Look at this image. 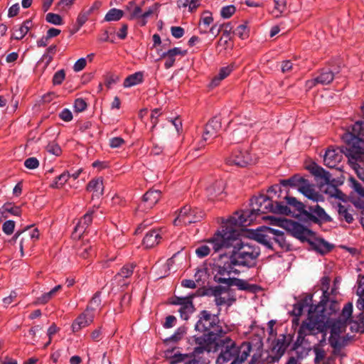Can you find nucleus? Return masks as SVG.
<instances>
[{
  "mask_svg": "<svg viewBox=\"0 0 364 364\" xmlns=\"http://www.w3.org/2000/svg\"><path fill=\"white\" fill-rule=\"evenodd\" d=\"M284 200H282L284 203L286 205H287L289 209L290 212L288 214H285L286 215H290L293 212H297L296 213V215L297 217H299L301 218L303 211H305L306 206L301 202L298 201L295 198L288 196L287 195L284 196L283 197Z\"/></svg>",
  "mask_w": 364,
  "mask_h": 364,
  "instance_id": "23",
  "label": "nucleus"
},
{
  "mask_svg": "<svg viewBox=\"0 0 364 364\" xmlns=\"http://www.w3.org/2000/svg\"><path fill=\"white\" fill-rule=\"evenodd\" d=\"M24 166L28 169H35L38 167L39 161L35 157H30L24 161Z\"/></svg>",
  "mask_w": 364,
  "mask_h": 364,
  "instance_id": "58",
  "label": "nucleus"
},
{
  "mask_svg": "<svg viewBox=\"0 0 364 364\" xmlns=\"http://www.w3.org/2000/svg\"><path fill=\"white\" fill-rule=\"evenodd\" d=\"M326 343H319L318 344H316L313 346V350L315 354L314 358V363L315 364H320L321 361L324 360L326 359V352L324 349L322 348L323 345Z\"/></svg>",
  "mask_w": 364,
  "mask_h": 364,
  "instance_id": "39",
  "label": "nucleus"
},
{
  "mask_svg": "<svg viewBox=\"0 0 364 364\" xmlns=\"http://www.w3.org/2000/svg\"><path fill=\"white\" fill-rule=\"evenodd\" d=\"M352 186L354 191L362 198H364V188L356 180L351 178Z\"/></svg>",
  "mask_w": 364,
  "mask_h": 364,
  "instance_id": "60",
  "label": "nucleus"
},
{
  "mask_svg": "<svg viewBox=\"0 0 364 364\" xmlns=\"http://www.w3.org/2000/svg\"><path fill=\"white\" fill-rule=\"evenodd\" d=\"M301 220L315 223L331 221V217L318 204L308 206L307 209L303 211Z\"/></svg>",
  "mask_w": 364,
  "mask_h": 364,
  "instance_id": "13",
  "label": "nucleus"
},
{
  "mask_svg": "<svg viewBox=\"0 0 364 364\" xmlns=\"http://www.w3.org/2000/svg\"><path fill=\"white\" fill-rule=\"evenodd\" d=\"M65 77L64 70L57 71L53 77V84L54 85H59L62 84Z\"/></svg>",
  "mask_w": 364,
  "mask_h": 364,
  "instance_id": "54",
  "label": "nucleus"
},
{
  "mask_svg": "<svg viewBox=\"0 0 364 364\" xmlns=\"http://www.w3.org/2000/svg\"><path fill=\"white\" fill-rule=\"evenodd\" d=\"M14 228L15 222L14 220H6L3 223L2 230L7 235H11L14 232Z\"/></svg>",
  "mask_w": 364,
  "mask_h": 364,
  "instance_id": "52",
  "label": "nucleus"
},
{
  "mask_svg": "<svg viewBox=\"0 0 364 364\" xmlns=\"http://www.w3.org/2000/svg\"><path fill=\"white\" fill-rule=\"evenodd\" d=\"M210 253V248L207 245L199 246L196 250V254L199 258H203Z\"/></svg>",
  "mask_w": 364,
  "mask_h": 364,
  "instance_id": "53",
  "label": "nucleus"
},
{
  "mask_svg": "<svg viewBox=\"0 0 364 364\" xmlns=\"http://www.w3.org/2000/svg\"><path fill=\"white\" fill-rule=\"evenodd\" d=\"M220 309L218 310L217 314H212L208 311L203 310L198 315V320L196 323L195 329L198 331L204 333L203 335L193 336L194 341L196 338L206 337L210 334L218 335L220 336L225 335V331L220 325L219 313Z\"/></svg>",
  "mask_w": 364,
  "mask_h": 364,
  "instance_id": "6",
  "label": "nucleus"
},
{
  "mask_svg": "<svg viewBox=\"0 0 364 364\" xmlns=\"http://www.w3.org/2000/svg\"><path fill=\"white\" fill-rule=\"evenodd\" d=\"M194 310L195 309L192 302V299L186 301L179 309L181 318L183 320H188L190 317V315L193 313Z\"/></svg>",
  "mask_w": 364,
  "mask_h": 364,
  "instance_id": "38",
  "label": "nucleus"
},
{
  "mask_svg": "<svg viewBox=\"0 0 364 364\" xmlns=\"http://www.w3.org/2000/svg\"><path fill=\"white\" fill-rule=\"evenodd\" d=\"M170 357V363L171 364H176L184 361L185 359L188 357L186 354L181 353H175L173 356Z\"/></svg>",
  "mask_w": 364,
  "mask_h": 364,
  "instance_id": "62",
  "label": "nucleus"
},
{
  "mask_svg": "<svg viewBox=\"0 0 364 364\" xmlns=\"http://www.w3.org/2000/svg\"><path fill=\"white\" fill-rule=\"evenodd\" d=\"M235 267L229 259L223 266L218 267L217 272L214 276L215 281L220 284H226L228 287H231V282H232L233 279V277H231V274L240 273V271Z\"/></svg>",
  "mask_w": 364,
  "mask_h": 364,
  "instance_id": "15",
  "label": "nucleus"
},
{
  "mask_svg": "<svg viewBox=\"0 0 364 364\" xmlns=\"http://www.w3.org/2000/svg\"><path fill=\"white\" fill-rule=\"evenodd\" d=\"M134 267L133 264L124 265L120 271L114 276V281L122 287H127L129 282H127L125 279L132 275Z\"/></svg>",
  "mask_w": 364,
  "mask_h": 364,
  "instance_id": "24",
  "label": "nucleus"
},
{
  "mask_svg": "<svg viewBox=\"0 0 364 364\" xmlns=\"http://www.w3.org/2000/svg\"><path fill=\"white\" fill-rule=\"evenodd\" d=\"M231 286H237L240 290H246L252 293H255L259 289V287L256 284H250L243 279L236 278L232 279Z\"/></svg>",
  "mask_w": 364,
  "mask_h": 364,
  "instance_id": "34",
  "label": "nucleus"
},
{
  "mask_svg": "<svg viewBox=\"0 0 364 364\" xmlns=\"http://www.w3.org/2000/svg\"><path fill=\"white\" fill-rule=\"evenodd\" d=\"M62 289L61 285H57L54 288H53L48 292L43 294L41 296L36 299V303L37 304H46L48 303L52 298H53L56 293Z\"/></svg>",
  "mask_w": 364,
  "mask_h": 364,
  "instance_id": "36",
  "label": "nucleus"
},
{
  "mask_svg": "<svg viewBox=\"0 0 364 364\" xmlns=\"http://www.w3.org/2000/svg\"><path fill=\"white\" fill-rule=\"evenodd\" d=\"M310 171L311 173L316 177L317 181L319 183L321 191L332 197L338 198H341V196L343 195L341 191H340L335 186L330 183L331 174L329 172L316 164L312 165Z\"/></svg>",
  "mask_w": 364,
  "mask_h": 364,
  "instance_id": "9",
  "label": "nucleus"
},
{
  "mask_svg": "<svg viewBox=\"0 0 364 364\" xmlns=\"http://www.w3.org/2000/svg\"><path fill=\"white\" fill-rule=\"evenodd\" d=\"M91 14L85 9H82L77 16L76 24L77 27L75 31H77L88 20Z\"/></svg>",
  "mask_w": 364,
  "mask_h": 364,
  "instance_id": "45",
  "label": "nucleus"
},
{
  "mask_svg": "<svg viewBox=\"0 0 364 364\" xmlns=\"http://www.w3.org/2000/svg\"><path fill=\"white\" fill-rule=\"evenodd\" d=\"M240 226L223 223L222 230H218L208 242L212 245L215 252L224 248L232 247L229 257L231 263L235 267L251 268L255 266L260 249L255 240L250 242L242 241L240 238Z\"/></svg>",
  "mask_w": 364,
  "mask_h": 364,
  "instance_id": "2",
  "label": "nucleus"
},
{
  "mask_svg": "<svg viewBox=\"0 0 364 364\" xmlns=\"http://www.w3.org/2000/svg\"><path fill=\"white\" fill-rule=\"evenodd\" d=\"M281 191L278 185L272 186L267 191V195H259L251 199V209L236 212L229 219L227 224H233L235 226L246 227L255 220L257 217L268 213L277 214H288L289 208L282 201H279L280 197L277 195Z\"/></svg>",
  "mask_w": 364,
  "mask_h": 364,
  "instance_id": "4",
  "label": "nucleus"
},
{
  "mask_svg": "<svg viewBox=\"0 0 364 364\" xmlns=\"http://www.w3.org/2000/svg\"><path fill=\"white\" fill-rule=\"evenodd\" d=\"M144 80V73L141 71L136 72L134 74L127 76L123 82L124 87H131L141 83Z\"/></svg>",
  "mask_w": 364,
  "mask_h": 364,
  "instance_id": "33",
  "label": "nucleus"
},
{
  "mask_svg": "<svg viewBox=\"0 0 364 364\" xmlns=\"http://www.w3.org/2000/svg\"><path fill=\"white\" fill-rule=\"evenodd\" d=\"M342 139L346 143L345 155L348 161L353 162L364 159V122H356L351 131L342 135Z\"/></svg>",
  "mask_w": 364,
  "mask_h": 364,
  "instance_id": "5",
  "label": "nucleus"
},
{
  "mask_svg": "<svg viewBox=\"0 0 364 364\" xmlns=\"http://www.w3.org/2000/svg\"><path fill=\"white\" fill-rule=\"evenodd\" d=\"M274 8L271 13L275 18H278L285 11L287 8L286 0H273Z\"/></svg>",
  "mask_w": 364,
  "mask_h": 364,
  "instance_id": "40",
  "label": "nucleus"
},
{
  "mask_svg": "<svg viewBox=\"0 0 364 364\" xmlns=\"http://www.w3.org/2000/svg\"><path fill=\"white\" fill-rule=\"evenodd\" d=\"M124 16V11L118 9H111L105 16V21H117L120 20Z\"/></svg>",
  "mask_w": 364,
  "mask_h": 364,
  "instance_id": "42",
  "label": "nucleus"
},
{
  "mask_svg": "<svg viewBox=\"0 0 364 364\" xmlns=\"http://www.w3.org/2000/svg\"><path fill=\"white\" fill-rule=\"evenodd\" d=\"M60 118L64 122H70L73 119L71 111L67 108L63 109L59 114Z\"/></svg>",
  "mask_w": 364,
  "mask_h": 364,
  "instance_id": "64",
  "label": "nucleus"
},
{
  "mask_svg": "<svg viewBox=\"0 0 364 364\" xmlns=\"http://www.w3.org/2000/svg\"><path fill=\"white\" fill-rule=\"evenodd\" d=\"M364 159L363 160H354L353 162H351L350 161L349 163L351 164L353 169L355 170L358 177L364 183V170L360 168V166L358 165V161H363Z\"/></svg>",
  "mask_w": 364,
  "mask_h": 364,
  "instance_id": "51",
  "label": "nucleus"
},
{
  "mask_svg": "<svg viewBox=\"0 0 364 364\" xmlns=\"http://www.w3.org/2000/svg\"><path fill=\"white\" fill-rule=\"evenodd\" d=\"M46 20L47 22L52 23L53 25L59 26L63 23V19L59 14L48 13L46 16Z\"/></svg>",
  "mask_w": 364,
  "mask_h": 364,
  "instance_id": "48",
  "label": "nucleus"
},
{
  "mask_svg": "<svg viewBox=\"0 0 364 364\" xmlns=\"http://www.w3.org/2000/svg\"><path fill=\"white\" fill-rule=\"evenodd\" d=\"M203 216L204 213L200 209L185 205L180 210L177 218L173 221V224L174 225H187L199 222Z\"/></svg>",
  "mask_w": 364,
  "mask_h": 364,
  "instance_id": "12",
  "label": "nucleus"
},
{
  "mask_svg": "<svg viewBox=\"0 0 364 364\" xmlns=\"http://www.w3.org/2000/svg\"><path fill=\"white\" fill-rule=\"evenodd\" d=\"M334 78V74L329 69H322L320 74L316 77L318 84L322 85H328Z\"/></svg>",
  "mask_w": 364,
  "mask_h": 364,
  "instance_id": "37",
  "label": "nucleus"
},
{
  "mask_svg": "<svg viewBox=\"0 0 364 364\" xmlns=\"http://www.w3.org/2000/svg\"><path fill=\"white\" fill-rule=\"evenodd\" d=\"M309 242L316 251L321 255L329 252L333 248V245L321 238H316L312 241L310 240Z\"/></svg>",
  "mask_w": 364,
  "mask_h": 364,
  "instance_id": "29",
  "label": "nucleus"
},
{
  "mask_svg": "<svg viewBox=\"0 0 364 364\" xmlns=\"http://www.w3.org/2000/svg\"><path fill=\"white\" fill-rule=\"evenodd\" d=\"M225 188V182L223 179H218L206 188V193L209 200L222 199Z\"/></svg>",
  "mask_w": 364,
  "mask_h": 364,
  "instance_id": "19",
  "label": "nucleus"
},
{
  "mask_svg": "<svg viewBox=\"0 0 364 364\" xmlns=\"http://www.w3.org/2000/svg\"><path fill=\"white\" fill-rule=\"evenodd\" d=\"M69 178L70 173L68 172H63L54 179L50 186L53 188H60L68 181Z\"/></svg>",
  "mask_w": 364,
  "mask_h": 364,
  "instance_id": "43",
  "label": "nucleus"
},
{
  "mask_svg": "<svg viewBox=\"0 0 364 364\" xmlns=\"http://www.w3.org/2000/svg\"><path fill=\"white\" fill-rule=\"evenodd\" d=\"M356 295L358 299L356 301V307L360 311H364V276H359L357 281Z\"/></svg>",
  "mask_w": 364,
  "mask_h": 364,
  "instance_id": "30",
  "label": "nucleus"
},
{
  "mask_svg": "<svg viewBox=\"0 0 364 364\" xmlns=\"http://www.w3.org/2000/svg\"><path fill=\"white\" fill-rule=\"evenodd\" d=\"M125 143L122 137H113L109 139V146L113 149L119 148Z\"/></svg>",
  "mask_w": 364,
  "mask_h": 364,
  "instance_id": "63",
  "label": "nucleus"
},
{
  "mask_svg": "<svg viewBox=\"0 0 364 364\" xmlns=\"http://www.w3.org/2000/svg\"><path fill=\"white\" fill-rule=\"evenodd\" d=\"M159 8V4H154L149 7L147 10L142 12L141 5L137 4L135 1H129L125 6V10L128 14L129 20L139 19L141 26H145L147 23V18L151 16L154 13L157 12Z\"/></svg>",
  "mask_w": 364,
  "mask_h": 364,
  "instance_id": "11",
  "label": "nucleus"
},
{
  "mask_svg": "<svg viewBox=\"0 0 364 364\" xmlns=\"http://www.w3.org/2000/svg\"><path fill=\"white\" fill-rule=\"evenodd\" d=\"M94 318V315L88 311H85L81 314L73 323L72 330L74 333L79 331L80 329L89 326Z\"/></svg>",
  "mask_w": 364,
  "mask_h": 364,
  "instance_id": "21",
  "label": "nucleus"
},
{
  "mask_svg": "<svg viewBox=\"0 0 364 364\" xmlns=\"http://www.w3.org/2000/svg\"><path fill=\"white\" fill-rule=\"evenodd\" d=\"M31 20L25 21L21 25L14 28L13 38L16 40L22 39L28 32L32 26Z\"/></svg>",
  "mask_w": 364,
  "mask_h": 364,
  "instance_id": "32",
  "label": "nucleus"
},
{
  "mask_svg": "<svg viewBox=\"0 0 364 364\" xmlns=\"http://www.w3.org/2000/svg\"><path fill=\"white\" fill-rule=\"evenodd\" d=\"M226 162L229 165L245 167L255 161L248 150L238 147L232 151L231 154L227 158Z\"/></svg>",
  "mask_w": 364,
  "mask_h": 364,
  "instance_id": "16",
  "label": "nucleus"
},
{
  "mask_svg": "<svg viewBox=\"0 0 364 364\" xmlns=\"http://www.w3.org/2000/svg\"><path fill=\"white\" fill-rule=\"evenodd\" d=\"M87 64V60L85 58H81L78 59L73 65V70L75 72H80L82 70Z\"/></svg>",
  "mask_w": 364,
  "mask_h": 364,
  "instance_id": "61",
  "label": "nucleus"
},
{
  "mask_svg": "<svg viewBox=\"0 0 364 364\" xmlns=\"http://www.w3.org/2000/svg\"><path fill=\"white\" fill-rule=\"evenodd\" d=\"M284 200H282L284 203L286 205H287L289 209L290 212L288 214H285L286 215H290L293 212H297L296 213V215L297 217H299L301 218L303 211H305L306 206L301 202L298 201L295 198L288 196L287 195L284 196L283 197Z\"/></svg>",
  "mask_w": 364,
  "mask_h": 364,
  "instance_id": "22",
  "label": "nucleus"
},
{
  "mask_svg": "<svg viewBox=\"0 0 364 364\" xmlns=\"http://www.w3.org/2000/svg\"><path fill=\"white\" fill-rule=\"evenodd\" d=\"M220 129V119L217 117L211 119L205 125L202 140L199 142L198 146L194 147L195 151H198L204 148L208 141L213 139L218 136Z\"/></svg>",
  "mask_w": 364,
  "mask_h": 364,
  "instance_id": "14",
  "label": "nucleus"
},
{
  "mask_svg": "<svg viewBox=\"0 0 364 364\" xmlns=\"http://www.w3.org/2000/svg\"><path fill=\"white\" fill-rule=\"evenodd\" d=\"M161 191L149 190L143 196V204L145 208H151L160 199Z\"/></svg>",
  "mask_w": 364,
  "mask_h": 364,
  "instance_id": "27",
  "label": "nucleus"
},
{
  "mask_svg": "<svg viewBox=\"0 0 364 364\" xmlns=\"http://www.w3.org/2000/svg\"><path fill=\"white\" fill-rule=\"evenodd\" d=\"M281 184L284 186H289L296 188L306 198L313 201L317 202L322 200V196L315 191L313 185L308 180L299 175H294L288 179L281 181Z\"/></svg>",
  "mask_w": 364,
  "mask_h": 364,
  "instance_id": "8",
  "label": "nucleus"
},
{
  "mask_svg": "<svg viewBox=\"0 0 364 364\" xmlns=\"http://www.w3.org/2000/svg\"><path fill=\"white\" fill-rule=\"evenodd\" d=\"M87 191L92 192L96 197H100L103 195L104 186L101 178H94L91 180L87 186Z\"/></svg>",
  "mask_w": 364,
  "mask_h": 364,
  "instance_id": "31",
  "label": "nucleus"
},
{
  "mask_svg": "<svg viewBox=\"0 0 364 364\" xmlns=\"http://www.w3.org/2000/svg\"><path fill=\"white\" fill-rule=\"evenodd\" d=\"M212 294L215 297V303L218 306L226 305L229 307L236 301L235 295L228 288L220 286L215 287L212 289Z\"/></svg>",
  "mask_w": 364,
  "mask_h": 364,
  "instance_id": "17",
  "label": "nucleus"
},
{
  "mask_svg": "<svg viewBox=\"0 0 364 364\" xmlns=\"http://www.w3.org/2000/svg\"><path fill=\"white\" fill-rule=\"evenodd\" d=\"M95 213V210L94 209L89 210L76 225L75 232H77L80 235L83 234L92 223Z\"/></svg>",
  "mask_w": 364,
  "mask_h": 364,
  "instance_id": "25",
  "label": "nucleus"
},
{
  "mask_svg": "<svg viewBox=\"0 0 364 364\" xmlns=\"http://www.w3.org/2000/svg\"><path fill=\"white\" fill-rule=\"evenodd\" d=\"M1 213L4 214L6 213H11L13 215H19L21 210L20 208L17 206H14L11 204H4L1 209Z\"/></svg>",
  "mask_w": 364,
  "mask_h": 364,
  "instance_id": "47",
  "label": "nucleus"
},
{
  "mask_svg": "<svg viewBox=\"0 0 364 364\" xmlns=\"http://www.w3.org/2000/svg\"><path fill=\"white\" fill-rule=\"evenodd\" d=\"M46 149L48 152L55 156H59L61 154V149L60 146L55 143H50L48 144Z\"/></svg>",
  "mask_w": 364,
  "mask_h": 364,
  "instance_id": "59",
  "label": "nucleus"
},
{
  "mask_svg": "<svg viewBox=\"0 0 364 364\" xmlns=\"http://www.w3.org/2000/svg\"><path fill=\"white\" fill-rule=\"evenodd\" d=\"M287 349V344L285 342V337L277 339L272 346V351L274 352L279 358L282 357L285 353Z\"/></svg>",
  "mask_w": 364,
  "mask_h": 364,
  "instance_id": "41",
  "label": "nucleus"
},
{
  "mask_svg": "<svg viewBox=\"0 0 364 364\" xmlns=\"http://www.w3.org/2000/svg\"><path fill=\"white\" fill-rule=\"evenodd\" d=\"M252 237L268 248H272V240L282 249L289 250V247L284 232L272 228L265 227L264 229H258L252 233Z\"/></svg>",
  "mask_w": 364,
  "mask_h": 364,
  "instance_id": "7",
  "label": "nucleus"
},
{
  "mask_svg": "<svg viewBox=\"0 0 364 364\" xmlns=\"http://www.w3.org/2000/svg\"><path fill=\"white\" fill-rule=\"evenodd\" d=\"M268 218L274 221L272 223V224L278 223L281 226H285L291 235L301 241L310 242V240L314 237V232L311 230L299 223L291 220H277L273 217H268Z\"/></svg>",
  "mask_w": 364,
  "mask_h": 364,
  "instance_id": "10",
  "label": "nucleus"
},
{
  "mask_svg": "<svg viewBox=\"0 0 364 364\" xmlns=\"http://www.w3.org/2000/svg\"><path fill=\"white\" fill-rule=\"evenodd\" d=\"M235 11L234 5L225 6L221 9L220 15L223 18H229L235 14Z\"/></svg>",
  "mask_w": 364,
  "mask_h": 364,
  "instance_id": "49",
  "label": "nucleus"
},
{
  "mask_svg": "<svg viewBox=\"0 0 364 364\" xmlns=\"http://www.w3.org/2000/svg\"><path fill=\"white\" fill-rule=\"evenodd\" d=\"M337 210L341 219L344 220L348 223H353L354 220L353 215V210L350 205L338 203Z\"/></svg>",
  "mask_w": 364,
  "mask_h": 364,
  "instance_id": "28",
  "label": "nucleus"
},
{
  "mask_svg": "<svg viewBox=\"0 0 364 364\" xmlns=\"http://www.w3.org/2000/svg\"><path fill=\"white\" fill-rule=\"evenodd\" d=\"M346 146L342 149L329 148L326 151L323 156L324 164L328 168H336L341 161L343 155L345 154Z\"/></svg>",
  "mask_w": 364,
  "mask_h": 364,
  "instance_id": "18",
  "label": "nucleus"
},
{
  "mask_svg": "<svg viewBox=\"0 0 364 364\" xmlns=\"http://www.w3.org/2000/svg\"><path fill=\"white\" fill-rule=\"evenodd\" d=\"M232 70V66L231 65L220 68L218 74L212 80L210 86L211 87L218 86L223 80H224L231 73Z\"/></svg>",
  "mask_w": 364,
  "mask_h": 364,
  "instance_id": "35",
  "label": "nucleus"
},
{
  "mask_svg": "<svg viewBox=\"0 0 364 364\" xmlns=\"http://www.w3.org/2000/svg\"><path fill=\"white\" fill-rule=\"evenodd\" d=\"M311 296H306L294 306L295 315H301L303 311L308 309V317L301 323L298 331L296 342L302 343L306 336L322 333L321 343H326V329H330L328 342L334 349L341 347L340 335L352 321L353 303H347L341 312H338L336 302L330 304L329 311L326 309V303L322 299L317 305L311 304Z\"/></svg>",
  "mask_w": 364,
  "mask_h": 364,
  "instance_id": "1",
  "label": "nucleus"
},
{
  "mask_svg": "<svg viewBox=\"0 0 364 364\" xmlns=\"http://www.w3.org/2000/svg\"><path fill=\"white\" fill-rule=\"evenodd\" d=\"M196 347L194 353L200 354L203 351L215 353L220 350L216 364H225L231 361L230 364H242L250 356L252 351V343L243 341L240 346L230 336L220 334H210L206 337L196 338Z\"/></svg>",
  "mask_w": 364,
  "mask_h": 364,
  "instance_id": "3",
  "label": "nucleus"
},
{
  "mask_svg": "<svg viewBox=\"0 0 364 364\" xmlns=\"http://www.w3.org/2000/svg\"><path fill=\"white\" fill-rule=\"evenodd\" d=\"M213 18L212 16V14L208 11L203 12L200 26H203L205 27L204 30H202V28L200 27V33H205L207 32V28L213 23Z\"/></svg>",
  "mask_w": 364,
  "mask_h": 364,
  "instance_id": "44",
  "label": "nucleus"
},
{
  "mask_svg": "<svg viewBox=\"0 0 364 364\" xmlns=\"http://www.w3.org/2000/svg\"><path fill=\"white\" fill-rule=\"evenodd\" d=\"M101 305L100 292L97 291L91 299L86 311L90 312V311H95L99 308Z\"/></svg>",
  "mask_w": 364,
  "mask_h": 364,
  "instance_id": "46",
  "label": "nucleus"
},
{
  "mask_svg": "<svg viewBox=\"0 0 364 364\" xmlns=\"http://www.w3.org/2000/svg\"><path fill=\"white\" fill-rule=\"evenodd\" d=\"M186 50H183L181 48L175 47L169 49L168 50L162 53L161 55V58L165 59L164 67L166 69H169L173 66L176 57L184 56L186 54Z\"/></svg>",
  "mask_w": 364,
  "mask_h": 364,
  "instance_id": "20",
  "label": "nucleus"
},
{
  "mask_svg": "<svg viewBox=\"0 0 364 364\" xmlns=\"http://www.w3.org/2000/svg\"><path fill=\"white\" fill-rule=\"evenodd\" d=\"M186 333V328L184 327H180L177 328L175 333L166 339V341L177 342L182 338L183 335Z\"/></svg>",
  "mask_w": 364,
  "mask_h": 364,
  "instance_id": "50",
  "label": "nucleus"
},
{
  "mask_svg": "<svg viewBox=\"0 0 364 364\" xmlns=\"http://www.w3.org/2000/svg\"><path fill=\"white\" fill-rule=\"evenodd\" d=\"M161 236L159 230H151L146 232L144 239L143 245L146 248H151L160 242Z\"/></svg>",
  "mask_w": 364,
  "mask_h": 364,
  "instance_id": "26",
  "label": "nucleus"
},
{
  "mask_svg": "<svg viewBox=\"0 0 364 364\" xmlns=\"http://www.w3.org/2000/svg\"><path fill=\"white\" fill-rule=\"evenodd\" d=\"M87 108V103L82 98H77L74 102V109L77 112H80L85 110Z\"/></svg>",
  "mask_w": 364,
  "mask_h": 364,
  "instance_id": "55",
  "label": "nucleus"
},
{
  "mask_svg": "<svg viewBox=\"0 0 364 364\" xmlns=\"http://www.w3.org/2000/svg\"><path fill=\"white\" fill-rule=\"evenodd\" d=\"M235 33L242 39H245L248 37V30L247 26L245 24L240 25L235 30Z\"/></svg>",
  "mask_w": 364,
  "mask_h": 364,
  "instance_id": "57",
  "label": "nucleus"
},
{
  "mask_svg": "<svg viewBox=\"0 0 364 364\" xmlns=\"http://www.w3.org/2000/svg\"><path fill=\"white\" fill-rule=\"evenodd\" d=\"M161 114V109L156 108L151 111L150 116L151 122L152 124V129H154L159 122V117Z\"/></svg>",
  "mask_w": 364,
  "mask_h": 364,
  "instance_id": "56",
  "label": "nucleus"
}]
</instances>
